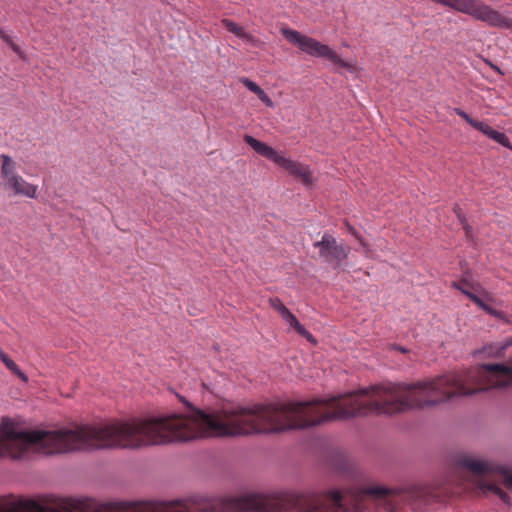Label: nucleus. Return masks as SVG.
<instances>
[{
    "instance_id": "obj_1",
    "label": "nucleus",
    "mask_w": 512,
    "mask_h": 512,
    "mask_svg": "<svg viewBox=\"0 0 512 512\" xmlns=\"http://www.w3.org/2000/svg\"><path fill=\"white\" fill-rule=\"evenodd\" d=\"M509 386H512V361L483 364L477 368L451 372L413 384H379L341 395V420L369 414L390 415L408 409H423L454 398Z\"/></svg>"
},
{
    "instance_id": "obj_2",
    "label": "nucleus",
    "mask_w": 512,
    "mask_h": 512,
    "mask_svg": "<svg viewBox=\"0 0 512 512\" xmlns=\"http://www.w3.org/2000/svg\"><path fill=\"white\" fill-rule=\"evenodd\" d=\"M331 509L346 510L343 494L338 489L220 499L194 496L170 501H130V512H329Z\"/></svg>"
},
{
    "instance_id": "obj_3",
    "label": "nucleus",
    "mask_w": 512,
    "mask_h": 512,
    "mask_svg": "<svg viewBox=\"0 0 512 512\" xmlns=\"http://www.w3.org/2000/svg\"><path fill=\"white\" fill-rule=\"evenodd\" d=\"M0 512H128L127 501L95 498L43 497L38 500L0 499Z\"/></svg>"
},
{
    "instance_id": "obj_4",
    "label": "nucleus",
    "mask_w": 512,
    "mask_h": 512,
    "mask_svg": "<svg viewBox=\"0 0 512 512\" xmlns=\"http://www.w3.org/2000/svg\"><path fill=\"white\" fill-rule=\"evenodd\" d=\"M362 494L370 495L376 499H385L388 496H398L415 512H423L435 502H443L445 497L440 491L430 486H412L406 489H389L383 486H372L361 490Z\"/></svg>"
},
{
    "instance_id": "obj_5",
    "label": "nucleus",
    "mask_w": 512,
    "mask_h": 512,
    "mask_svg": "<svg viewBox=\"0 0 512 512\" xmlns=\"http://www.w3.org/2000/svg\"><path fill=\"white\" fill-rule=\"evenodd\" d=\"M431 2L454 9L466 14L475 20L486 23L490 27L511 29L512 19L504 16L492 6L481 0H430Z\"/></svg>"
},
{
    "instance_id": "obj_6",
    "label": "nucleus",
    "mask_w": 512,
    "mask_h": 512,
    "mask_svg": "<svg viewBox=\"0 0 512 512\" xmlns=\"http://www.w3.org/2000/svg\"><path fill=\"white\" fill-rule=\"evenodd\" d=\"M0 187L9 196L29 199L38 196V186L19 174L17 162L7 154L0 155Z\"/></svg>"
},
{
    "instance_id": "obj_7",
    "label": "nucleus",
    "mask_w": 512,
    "mask_h": 512,
    "mask_svg": "<svg viewBox=\"0 0 512 512\" xmlns=\"http://www.w3.org/2000/svg\"><path fill=\"white\" fill-rule=\"evenodd\" d=\"M244 141L247 143L257 154L262 157L273 161L278 166L285 169L293 177L299 179L305 186L310 187L313 184V175L308 166L302 165L290 158H286L276 152L274 148L266 143L257 140L251 135H245Z\"/></svg>"
},
{
    "instance_id": "obj_8",
    "label": "nucleus",
    "mask_w": 512,
    "mask_h": 512,
    "mask_svg": "<svg viewBox=\"0 0 512 512\" xmlns=\"http://www.w3.org/2000/svg\"><path fill=\"white\" fill-rule=\"evenodd\" d=\"M281 34L289 43L297 46L302 52L310 56L327 59L334 65L350 71L354 69L351 63L341 59L328 45L322 44L312 37L303 35L299 31L290 28H282Z\"/></svg>"
},
{
    "instance_id": "obj_9",
    "label": "nucleus",
    "mask_w": 512,
    "mask_h": 512,
    "mask_svg": "<svg viewBox=\"0 0 512 512\" xmlns=\"http://www.w3.org/2000/svg\"><path fill=\"white\" fill-rule=\"evenodd\" d=\"M313 246L318 249L319 256L333 269L343 266L348 259L350 247L344 243H338L336 238L325 233L320 241L314 242Z\"/></svg>"
},
{
    "instance_id": "obj_10",
    "label": "nucleus",
    "mask_w": 512,
    "mask_h": 512,
    "mask_svg": "<svg viewBox=\"0 0 512 512\" xmlns=\"http://www.w3.org/2000/svg\"><path fill=\"white\" fill-rule=\"evenodd\" d=\"M457 463L460 467H463L476 475L489 473L502 474L504 475V485L506 488L512 489V474H509L504 466L495 465L491 462L482 461L468 456L460 457Z\"/></svg>"
},
{
    "instance_id": "obj_11",
    "label": "nucleus",
    "mask_w": 512,
    "mask_h": 512,
    "mask_svg": "<svg viewBox=\"0 0 512 512\" xmlns=\"http://www.w3.org/2000/svg\"><path fill=\"white\" fill-rule=\"evenodd\" d=\"M461 284H468V279L463 278L460 281H454L452 282L451 287L459 290L462 294L467 296L473 303H475L480 309L484 310L489 315L503 319L506 322H510V320L506 319L504 312L495 310L490 305L486 304L480 297H478L472 291L463 289V286Z\"/></svg>"
},
{
    "instance_id": "obj_12",
    "label": "nucleus",
    "mask_w": 512,
    "mask_h": 512,
    "mask_svg": "<svg viewBox=\"0 0 512 512\" xmlns=\"http://www.w3.org/2000/svg\"><path fill=\"white\" fill-rule=\"evenodd\" d=\"M461 284H468V279L463 278L460 281H454L452 282L451 287L459 290L462 294L467 296L473 303H475L480 309L484 310L489 315L503 319L506 322H510V320L506 319L504 312L495 310L490 305L486 304L480 297H478L472 291L463 289V286Z\"/></svg>"
},
{
    "instance_id": "obj_13",
    "label": "nucleus",
    "mask_w": 512,
    "mask_h": 512,
    "mask_svg": "<svg viewBox=\"0 0 512 512\" xmlns=\"http://www.w3.org/2000/svg\"><path fill=\"white\" fill-rule=\"evenodd\" d=\"M222 24L229 32L233 33L238 38L244 40L245 42L251 43L254 46H257L258 40L255 39L251 34L247 33L243 27L239 26L234 21L230 19H223Z\"/></svg>"
},
{
    "instance_id": "obj_14",
    "label": "nucleus",
    "mask_w": 512,
    "mask_h": 512,
    "mask_svg": "<svg viewBox=\"0 0 512 512\" xmlns=\"http://www.w3.org/2000/svg\"><path fill=\"white\" fill-rule=\"evenodd\" d=\"M0 360L4 363V365L17 377H19L23 382H28V376L21 371L18 365L0 349Z\"/></svg>"
},
{
    "instance_id": "obj_15",
    "label": "nucleus",
    "mask_w": 512,
    "mask_h": 512,
    "mask_svg": "<svg viewBox=\"0 0 512 512\" xmlns=\"http://www.w3.org/2000/svg\"><path fill=\"white\" fill-rule=\"evenodd\" d=\"M481 488L484 492H491L497 495L505 504H512L510 496L506 492H504L498 485L493 483H484L481 486Z\"/></svg>"
},
{
    "instance_id": "obj_16",
    "label": "nucleus",
    "mask_w": 512,
    "mask_h": 512,
    "mask_svg": "<svg viewBox=\"0 0 512 512\" xmlns=\"http://www.w3.org/2000/svg\"><path fill=\"white\" fill-rule=\"evenodd\" d=\"M487 137L494 140L503 147L512 148L509 138L504 133L496 131L493 128L489 131Z\"/></svg>"
},
{
    "instance_id": "obj_17",
    "label": "nucleus",
    "mask_w": 512,
    "mask_h": 512,
    "mask_svg": "<svg viewBox=\"0 0 512 512\" xmlns=\"http://www.w3.org/2000/svg\"><path fill=\"white\" fill-rule=\"evenodd\" d=\"M454 212L456 213L459 221L463 224V228L466 231V235L469 236L471 233V227L466 223V218L458 205L454 207Z\"/></svg>"
},
{
    "instance_id": "obj_18",
    "label": "nucleus",
    "mask_w": 512,
    "mask_h": 512,
    "mask_svg": "<svg viewBox=\"0 0 512 512\" xmlns=\"http://www.w3.org/2000/svg\"><path fill=\"white\" fill-rule=\"evenodd\" d=\"M270 302L271 306L280 313L281 317L289 311L279 298L271 299Z\"/></svg>"
},
{
    "instance_id": "obj_19",
    "label": "nucleus",
    "mask_w": 512,
    "mask_h": 512,
    "mask_svg": "<svg viewBox=\"0 0 512 512\" xmlns=\"http://www.w3.org/2000/svg\"><path fill=\"white\" fill-rule=\"evenodd\" d=\"M473 128H475L476 130L482 132L484 135H488L489 134V131L492 129L491 126H489L487 123L483 122V121H479V120H474V122L472 123L471 125Z\"/></svg>"
},
{
    "instance_id": "obj_20",
    "label": "nucleus",
    "mask_w": 512,
    "mask_h": 512,
    "mask_svg": "<svg viewBox=\"0 0 512 512\" xmlns=\"http://www.w3.org/2000/svg\"><path fill=\"white\" fill-rule=\"evenodd\" d=\"M241 82L247 89H249L251 92L255 93L256 95L259 94V92L262 90V88L257 83H255L254 81H252L248 78H243L241 80Z\"/></svg>"
},
{
    "instance_id": "obj_21",
    "label": "nucleus",
    "mask_w": 512,
    "mask_h": 512,
    "mask_svg": "<svg viewBox=\"0 0 512 512\" xmlns=\"http://www.w3.org/2000/svg\"><path fill=\"white\" fill-rule=\"evenodd\" d=\"M512 345V338L506 340L505 342L501 343V345L495 346L496 350L495 352H490V354L494 355H502L503 352Z\"/></svg>"
},
{
    "instance_id": "obj_22",
    "label": "nucleus",
    "mask_w": 512,
    "mask_h": 512,
    "mask_svg": "<svg viewBox=\"0 0 512 512\" xmlns=\"http://www.w3.org/2000/svg\"><path fill=\"white\" fill-rule=\"evenodd\" d=\"M282 318L289 324L291 328H294L299 323L296 316L292 314L290 310L285 313Z\"/></svg>"
},
{
    "instance_id": "obj_23",
    "label": "nucleus",
    "mask_w": 512,
    "mask_h": 512,
    "mask_svg": "<svg viewBox=\"0 0 512 512\" xmlns=\"http://www.w3.org/2000/svg\"><path fill=\"white\" fill-rule=\"evenodd\" d=\"M455 112L458 116L463 118L470 126L472 125V123L475 120L474 118L470 117V115L468 113H466L465 111H463L459 108L455 109Z\"/></svg>"
},
{
    "instance_id": "obj_24",
    "label": "nucleus",
    "mask_w": 512,
    "mask_h": 512,
    "mask_svg": "<svg viewBox=\"0 0 512 512\" xmlns=\"http://www.w3.org/2000/svg\"><path fill=\"white\" fill-rule=\"evenodd\" d=\"M348 226V231L354 235L358 240H359V243L361 244V246L365 249L368 248V245L367 243L363 240V238L358 234V232L355 230L354 227L350 226V225H347Z\"/></svg>"
},
{
    "instance_id": "obj_25",
    "label": "nucleus",
    "mask_w": 512,
    "mask_h": 512,
    "mask_svg": "<svg viewBox=\"0 0 512 512\" xmlns=\"http://www.w3.org/2000/svg\"><path fill=\"white\" fill-rule=\"evenodd\" d=\"M498 345H501V343H495V344H490L488 346H485L483 349V353L489 357H499L500 355L490 354V352H495V350H496L495 346H498Z\"/></svg>"
},
{
    "instance_id": "obj_26",
    "label": "nucleus",
    "mask_w": 512,
    "mask_h": 512,
    "mask_svg": "<svg viewBox=\"0 0 512 512\" xmlns=\"http://www.w3.org/2000/svg\"><path fill=\"white\" fill-rule=\"evenodd\" d=\"M258 98L267 106L272 105V101L270 97L267 95V93L262 89L259 94H257Z\"/></svg>"
},
{
    "instance_id": "obj_27",
    "label": "nucleus",
    "mask_w": 512,
    "mask_h": 512,
    "mask_svg": "<svg viewBox=\"0 0 512 512\" xmlns=\"http://www.w3.org/2000/svg\"><path fill=\"white\" fill-rule=\"evenodd\" d=\"M9 46L12 48V50L21 58V59H25V54L24 52L21 50V48L15 44L13 41L9 44Z\"/></svg>"
},
{
    "instance_id": "obj_28",
    "label": "nucleus",
    "mask_w": 512,
    "mask_h": 512,
    "mask_svg": "<svg viewBox=\"0 0 512 512\" xmlns=\"http://www.w3.org/2000/svg\"><path fill=\"white\" fill-rule=\"evenodd\" d=\"M293 329H295L302 337L308 334V330L300 322Z\"/></svg>"
},
{
    "instance_id": "obj_29",
    "label": "nucleus",
    "mask_w": 512,
    "mask_h": 512,
    "mask_svg": "<svg viewBox=\"0 0 512 512\" xmlns=\"http://www.w3.org/2000/svg\"><path fill=\"white\" fill-rule=\"evenodd\" d=\"M0 38L8 45L13 41L12 38L7 35L2 28H0Z\"/></svg>"
},
{
    "instance_id": "obj_30",
    "label": "nucleus",
    "mask_w": 512,
    "mask_h": 512,
    "mask_svg": "<svg viewBox=\"0 0 512 512\" xmlns=\"http://www.w3.org/2000/svg\"><path fill=\"white\" fill-rule=\"evenodd\" d=\"M304 338H305L308 342H310V343H312V344H316V343H317V340L315 339V337H314V336H313L309 331H308V334H306V335L304 336Z\"/></svg>"
},
{
    "instance_id": "obj_31",
    "label": "nucleus",
    "mask_w": 512,
    "mask_h": 512,
    "mask_svg": "<svg viewBox=\"0 0 512 512\" xmlns=\"http://www.w3.org/2000/svg\"><path fill=\"white\" fill-rule=\"evenodd\" d=\"M463 286V289L473 288L475 289V286L468 280V284H461Z\"/></svg>"
},
{
    "instance_id": "obj_32",
    "label": "nucleus",
    "mask_w": 512,
    "mask_h": 512,
    "mask_svg": "<svg viewBox=\"0 0 512 512\" xmlns=\"http://www.w3.org/2000/svg\"><path fill=\"white\" fill-rule=\"evenodd\" d=\"M488 63H489V65H490V67H491L492 69H494V70H495V71H497L498 73L502 74V72H501V70L499 69V67H498V66H496V65L492 64L491 62H488Z\"/></svg>"
},
{
    "instance_id": "obj_33",
    "label": "nucleus",
    "mask_w": 512,
    "mask_h": 512,
    "mask_svg": "<svg viewBox=\"0 0 512 512\" xmlns=\"http://www.w3.org/2000/svg\"><path fill=\"white\" fill-rule=\"evenodd\" d=\"M388 505L390 506V510L389 512H395L394 508H393V505L391 502L388 503Z\"/></svg>"
},
{
    "instance_id": "obj_34",
    "label": "nucleus",
    "mask_w": 512,
    "mask_h": 512,
    "mask_svg": "<svg viewBox=\"0 0 512 512\" xmlns=\"http://www.w3.org/2000/svg\"><path fill=\"white\" fill-rule=\"evenodd\" d=\"M400 351L405 352L406 350L404 348H399Z\"/></svg>"
}]
</instances>
